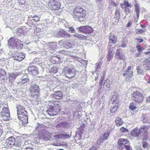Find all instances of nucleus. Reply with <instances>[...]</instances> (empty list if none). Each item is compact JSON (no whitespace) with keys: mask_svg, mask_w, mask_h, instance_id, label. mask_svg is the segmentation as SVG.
Instances as JSON below:
<instances>
[{"mask_svg":"<svg viewBox=\"0 0 150 150\" xmlns=\"http://www.w3.org/2000/svg\"><path fill=\"white\" fill-rule=\"evenodd\" d=\"M127 93L128 96H129V94H131V97L133 100L137 103H142L144 99V96L139 90L134 88L130 89Z\"/></svg>","mask_w":150,"mask_h":150,"instance_id":"obj_1","label":"nucleus"},{"mask_svg":"<svg viewBox=\"0 0 150 150\" xmlns=\"http://www.w3.org/2000/svg\"><path fill=\"white\" fill-rule=\"evenodd\" d=\"M72 15L74 18L78 20L83 19L86 16V11L80 6H77L74 9Z\"/></svg>","mask_w":150,"mask_h":150,"instance_id":"obj_2","label":"nucleus"},{"mask_svg":"<svg viewBox=\"0 0 150 150\" xmlns=\"http://www.w3.org/2000/svg\"><path fill=\"white\" fill-rule=\"evenodd\" d=\"M50 98L51 100L49 101L50 103H56V102H59L58 100L63 98V95L61 91H57L51 94L50 96Z\"/></svg>","mask_w":150,"mask_h":150,"instance_id":"obj_3","label":"nucleus"},{"mask_svg":"<svg viewBox=\"0 0 150 150\" xmlns=\"http://www.w3.org/2000/svg\"><path fill=\"white\" fill-rule=\"evenodd\" d=\"M31 96L37 98L40 95L39 89L38 86L35 84H31L29 88Z\"/></svg>","mask_w":150,"mask_h":150,"instance_id":"obj_4","label":"nucleus"},{"mask_svg":"<svg viewBox=\"0 0 150 150\" xmlns=\"http://www.w3.org/2000/svg\"><path fill=\"white\" fill-rule=\"evenodd\" d=\"M62 73L67 78L69 79L72 78L75 75V72L74 69L67 67L63 69Z\"/></svg>","mask_w":150,"mask_h":150,"instance_id":"obj_5","label":"nucleus"},{"mask_svg":"<svg viewBox=\"0 0 150 150\" xmlns=\"http://www.w3.org/2000/svg\"><path fill=\"white\" fill-rule=\"evenodd\" d=\"M61 4L56 0H50L48 3V6L51 10H58L60 9Z\"/></svg>","mask_w":150,"mask_h":150,"instance_id":"obj_6","label":"nucleus"},{"mask_svg":"<svg viewBox=\"0 0 150 150\" xmlns=\"http://www.w3.org/2000/svg\"><path fill=\"white\" fill-rule=\"evenodd\" d=\"M0 116L4 120H7L10 117V113L8 108L4 107L0 112Z\"/></svg>","mask_w":150,"mask_h":150,"instance_id":"obj_7","label":"nucleus"},{"mask_svg":"<svg viewBox=\"0 0 150 150\" xmlns=\"http://www.w3.org/2000/svg\"><path fill=\"white\" fill-rule=\"evenodd\" d=\"M133 67L131 66H129L128 67L127 69L124 72L123 74L122 75L124 77L127 76L125 78V80L127 81H129L133 75V71L132 70Z\"/></svg>","mask_w":150,"mask_h":150,"instance_id":"obj_8","label":"nucleus"},{"mask_svg":"<svg viewBox=\"0 0 150 150\" xmlns=\"http://www.w3.org/2000/svg\"><path fill=\"white\" fill-rule=\"evenodd\" d=\"M149 128V126H142L139 128L140 133H142L143 136H145L142 138V140H146L148 138V131Z\"/></svg>","mask_w":150,"mask_h":150,"instance_id":"obj_9","label":"nucleus"},{"mask_svg":"<svg viewBox=\"0 0 150 150\" xmlns=\"http://www.w3.org/2000/svg\"><path fill=\"white\" fill-rule=\"evenodd\" d=\"M16 140L13 136L10 137L6 139L4 143V146L6 148L12 147L15 145Z\"/></svg>","mask_w":150,"mask_h":150,"instance_id":"obj_10","label":"nucleus"},{"mask_svg":"<svg viewBox=\"0 0 150 150\" xmlns=\"http://www.w3.org/2000/svg\"><path fill=\"white\" fill-rule=\"evenodd\" d=\"M79 29L80 32L86 34H91L93 31V28L89 25L81 26Z\"/></svg>","mask_w":150,"mask_h":150,"instance_id":"obj_11","label":"nucleus"},{"mask_svg":"<svg viewBox=\"0 0 150 150\" xmlns=\"http://www.w3.org/2000/svg\"><path fill=\"white\" fill-rule=\"evenodd\" d=\"M123 2V3L120 4V6L125 11V12L127 14L129 13H130V10L128 7H131L132 6V5L125 0Z\"/></svg>","mask_w":150,"mask_h":150,"instance_id":"obj_12","label":"nucleus"},{"mask_svg":"<svg viewBox=\"0 0 150 150\" xmlns=\"http://www.w3.org/2000/svg\"><path fill=\"white\" fill-rule=\"evenodd\" d=\"M27 69L28 73L30 74L35 76L38 74V69L37 67L35 66L29 67Z\"/></svg>","mask_w":150,"mask_h":150,"instance_id":"obj_13","label":"nucleus"},{"mask_svg":"<svg viewBox=\"0 0 150 150\" xmlns=\"http://www.w3.org/2000/svg\"><path fill=\"white\" fill-rule=\"evenodd\" d=\"M17 114L18 116L19 115H26L27 114V112L25 110V108L23 107L20 105H17Z\"/></svg>","mask_w":150,"mask_h":150,"instance_id":"obj_14","label":"nucleus"},{"mask_svg":"<svg viewBox=\"0 0 150 150\" xmlns=\"http://www.w3.org/2000/svg\"><path fill=\"white\" fill-rule=\"evenodd\" d=\"M52 137V134L47 131H46L41 135V137L42 139L46 141L50 140Z\"/></svg>","mask_w":150,"mask_h":150,"instance_id":"obj_15","label":"nucleus"},{"mask_svg":"<svg viewBox=\"0 0 150 150\" xmlns=\"http://www.w3.org/2000/svg\"><path fill=\"white\" fill-rule=\"evenodd\" d=\"M129 143V141L127 139L120 138L118 142V144L120 146V148L123 149L125 146Z\"/></svg>","mask_w":150,"mask_h":150,"instance_id":"obj_16","label":"nucleus"},{"mask_svg":"<svg viewBox=\"0 0 150 150\" xmlns=\"http://www.w3.org/2000/svg\"><path fill=\"white\" fill-rule=\"evenodd\" d=\"M117 38L115 35H112L111 34H109V43L112 44H115L117 42Z\"/></svg>","mask_w":150,"mask_h":150,"instance_id":"obj_17","label":"nucleus"},{"mask_svg":"<svg viewBox=\"0 0 150 150\" xmlns=\"http://www.w3.org/2000/svg\"><path fill=\"white\" fill-rule=\"evenodd\" d=\"M25 57V55L22 52L18 53L15 56L13 57L14 60L21 61H22Z\"/></svg>","mask_w":150,"mask_h":150,"instance_id":"obj_18","label":"nucleus"},{"mask_svg":"<svg viewBox=\"0 0 150 150\" xmlns=\"http://www.w3.org/2000/svg\"><path fill=\"white\" fill-rule=\"evenodd\" d=\"M62 43V46L66 49H68L71 47V43L67 40H62L60 41Z\"/></svg>","mask_w":150,"mask_h":150,"instance_id":"obj_19","label":"nucleus"},{"mask_svg":"<svg viewBox=\"0 0 150 150\" xmlns=\"http://www.w3.org/2000/svg\"><path fill=\"white\" fill-rule=\"evenodd\" d=\"M47 113L50 116H54L57 114L56 111L54 109V107L52 105H50L48 109L47 110Z\"/></svg>","mask_w":150,"mask_h":150,"instance_id":"obj_20","label":"nucleus"},{"mask_svg":"<svg viewBox=\"0 0 150 150\" xmlns=\"http://www.w3.org/2000/svg\"><path fill=\"white\" fill-rule=\"evenodd\" d=\"M16 40L14 37H11L8 41V45L9 46L17 47Z\"/></svg>","mask_w":150,"mask_h":150,"instance_id":"obj_21","label":"nucleus"},{"mask_svg":"<svg viewBox=\"0 0 150 150\" xmlns=\"http://www.w3.org/2000/svg\"><path fill=\"white\" fill-rule=\"evenodd\" d=\"M120 49H117L115 55V57L116 58H117L119 60H125V58L124 57V55L122 54H121L120 51Z\"/></svg>","mask_w":150,"mask_h":150,"instance_id":"obj_22","label":"nucleus"},{"mask_svg":"<svg viewBox=\"0 0 150 150\" xmlns=\"http://www.w3.org/2000/svg\"><path fill=\"white\" fill-rule=\"evenodd\" d=\"M140 134L139 129L137 128H134L131 132V135L134 137H138Z\"/></svg>","mask_w":150,"mask_h":150,"instance_id":"obj_23","label":"nucleus"},{"mask_svg":"<svg viewBox=\"0 0 150 150\" xmlns=\"http://www.w3.org/2000/svg\"><path fill=\"white\" fill-rule=\"evenodd\" d=\"M18 118L22 122L23 124H26L28 123V118L27 115H23H23L22 116L19 115Z\"/></svg>","mask_w":150,"mask_h":150,"instance_id":"obj_24","label":"nucleus"},{"mask_svg":"<svg viewBox=\"0 0 150 150\" xmlns=\"http://www.w3.org/2000/svg\"><path fill=\"white\" fill-rule=\"evenodd\" d=\"M56 103H52L51 104H52L54 105V109L55 111L57 113L59 111L61 110V105L59 102H56Z\"/></svg>","mask_w":150,"mask_h":150,"instance_id":"obj_25","label":"nucleus"},{"mask_svg":"<svg viewBox=\"0 0 150 150\" xmlns=\"http://www.w3.org/2000/svg\"><path fill=\"white\" fill-rule=\"evenodd\" d=\"M6 74V72L5 71L2 69L0 68V81L5 79V76Z\"/></svg>","mask_w":150,"mask_h":150,"instance_id":"obj_26","label":"nucleus"},{"mask_svg":"<svg viewBox=\"0 0 150 150\" xmlns=\"http://www.w3.org/2000/svg\"><path fill=\"white\" fill-rule=\"evenodd\" d=\"M114 55L112 51L109 49L108 51V54L107 55V60L108 61H110Z\"/></svg>","mask_w":150,"mask_h":150,"instance_id":"obj_27","label":"nucleus"},{"mask_svg":"<svg viewBox=\"0 0 150 150\" xmlns=\"http://www.w3.org/2000/svg\"><path fill=\"white\" fill-rule=\"evenodd\" d=\"M115 122V125L117 127L121 126L123 124V121L122 119L119 117H117L116 118Z\"/></svg>","mask_w":150,"mask_h":150,"instance_id":"obj_28","label":"nucleus"},{"mask_svg":"<svg viewBox=\"0 0 150 150\" xmlns=\"http://www.w3.org/2000/svg\"><path fill=\"white\" fill-rule=\"evenodd\" d=\"M135 11L136 13L137 17V19L139 18V14L140 13V8L139 5L137 4H134Z\"/></svg>","mask_w":150,"mask_h":150,"instance_id":"obj_29","label":"nucleus"},{"mask_svg":"<svg viewBox=\"0 0 150 150\" xmlns=\"http://www.w3.org/2000/svg\"><path fill=\"white\" fill-rule=\"evenodd\" d=\"M55 137L58 138H64V139H69L70 138L71 136L67 134H59L56 135Z\"/></svg>","mask_w":150,"mask_h":150,"instance_id":"obj_30","label":"nucleus"},{"mask_svg":"<svg viewBox=\"0 0 150 150\" xmlns=\"http://www.w3.org/2000/svg\"><path fill=\"white\" fill-rule=\"evenodd\" d=\"M29 81V79L28 77L21 78L20 80L17 83L18 85H21L28 82Z\"/></svg>","mask_w":150,"mask_h":150,"instance_id":"obj_31","label":"nucleus"},{"mask_svg":"<svg viewBox=\"0 0 150 150\" xmlns=\"http://www.w3.org/2000/svg\"><path fill=\"white\" fill-rule=\"evenodd\" d=\"M137 108L136 104L134 102H133L130 103L129 105V108L132 110H134Z\"/></svg>","mask_w":150,"mask_h":150,"instance_id":"obj_32","label":"nucleus"},{"mask_svg":"<svg viewBox=\"0 0 150 150\" xmlns=\"http://www.w3.org/2000/svg\"><path fill=\"white\" fill-rule=\"evenodd\" d=\"M22 144V142L21 138L19 137V138L17 139L16 140L15 143V146L18 147H20L21 146Z\"/></svg>","mask_w":150,"mask_h":150,"instance_id":"obj_33","label":"nucleus"},{"mask_svg":"<svg viewBox=\"0 0 150 150\" xmlns=\"http://www.w3.org/2000/svg\"><path fill=\"white\" fill-rule=\"evenodd\" d=\"M118 109V105H115L114 106L111 108L110 111L112 113H115L117 111Z\"/></svg>","mask_w":150,"mask_h":150,"instance_id":"obj_34","label":"nucleus"},{"mask_svg":"<svg viewBox=\"0 0 150 150\" xmlns=\"http://www.w3.org/2000/svg\"><path fill=\"white\" fill-rule=\"evenodd\" d=\"M115 98V99L113 100L112 103H115L116 105H118L119 103V97L118 96L113 95L112 97V98Z\"/></svg>","mask_w":150,"mask_h":150,"instance_id":"obj_35","label":"nucleus"},{"mask_svg":"<svg viewBox=\"0 0 150 150\" xmlns=\"http://www.w3.org/2000/svg\"><path fill=\"white\" fill-rule=\"evenodd\" d=\"M16 42H17V47H16L17 48L20 47L21 49H22L23 47V44L21 43L22 41L18 40H17Z\"/></svg>","mask_w":150,"mask_h":150,"instance_id":"obj_36","label":"nucleus"},{"mask_svg":"<svg viewBox=\"0 0 150 150\" xmlns=\"http://www.w3.org/2000/svg\"><path fill=\"white\" fill-rule=\"evenodd\" d=\"M58 58L57 57H52L51 58V61L52 63L54 64H56L58 62L57 60Z\"/></svg>","mask_w":150,"mask_h":150,"instance_id":"obj_37","label":"nucleus"},{"mask_svg":"<svg viewBox=\"0 0 150 150\" xmlns=\"http://www.w3.org/2000/svg\"><path fill=\"white\" fill-rule=\"evenodd\" d=\"M18 74L17 73H12L9 75V77L13 79H15L17 76L18 75Z\"/></svg>","mask_w":150,"mask_h":150,"instance_id":"obj_38","label":"nucleus"},{"mask_svg":"<svg viewBox=\"0 0 150 150\" xmlns=\"http://www.w3.org/2000/svg\"><path fill=\"white\" fill-rule=\"evenodd\" d=\"M145 32V30L142 29H137L136 30L135 34H140Z\"/></svg>","mask_w":150,"mask_h":150,"instance_id":"obj_39","label":"nucleus"},{"mask_svg":"<svg viewBox=\"0 0 150 150\" xmlns=\"http://www.w3.org/2000/svg\"><path fill=\"white\" fill-rule=\"evenodd\" d=\"M109 135V134L107 132L104 133L103 135V139H102V140L104 141V140H107Z\"/></svg>","mask_w":150,"mask_h":150,"instance_id":"obj_40","label":"nucleus"},{"mask_svg":"<svg viewBox=\"0 0 150 150\" xmlns=\"http://www.w3.org/2000/svg\"><path fill=\"white\" fill-rule=\"evenodd\" d=\"M120 130L121 133L123 132H129V130L125 128L124 127H121L120 129Z\"/></svg>","mask_w":150,"mask_h":150,"instance_id":"obj_41","label":"nucleus"},{"mask_svg":"<svg viewBox=\"0 0 150 150\" xmlns=\"http://www.w3.org/2000/svg\"><path fill=\"white\" fill-rule=\"evenodd\" d=\"M143 62L144 64L149 65H150V57L148 59H145L143 61Z\"/></svg>","mask_w":150,"mask_h":150,"instance_id":"obj_42","label":"nucleus"},{"mask_svg":"<svg viewBox=\"0 0 150 150\" xmlns=\"http://www.w3.org/2000/svg\"><path fill=\"white\" fill-rule=\"evenodd\" d=\"M57 69L56 67H54L51 69L50 72L51 73H55L57 72Z\"/></svg>","mask_w":150,"mask_h":150,"instance_id":"obj_43","label":"nucleus"},{"mask_svg":"<svg viewBox=\"0 0 150 150\" xmlns=\"http://www.w3.org/2000/svg\"><path fill=\"white\" fill-rule=\"evenodd\" d=\"M136 48L139 52H140L144 50V48L141 47L140 45L139 44L137 45L136 46Z\"/></svg>","mask_w":150,"mask_h":150,"instance_id":"obj_44","label":"nucleus"},{"mask_svg":"<svg viewBox=\"0 0 150 150\" xmlns=\"http://www.w3.org/2000/svg\"><path fill=\"white\" fill-rule=\"evenodd\" d=\"M120 12L117 10H116L115 11V15L117 19V22H118L119 21L120 19Z\"/></svg>","mask_w":150,"mask_h":150,"instance_id":"obj_45","label":"nucleus"},{"mask_svg":"<svg viewBox=\"0 0 150 150\" xmlns=\"http://www.w3.org/2000/svg\"><path fill=\"white\" fill-rule=\"evenodd\" d=\"M137 72L138 74H140L143 73V70L141 69V67L139 66H138L137 67Z\"/></svg>","mask_w":150,"mask_h":150,"instance_id":"obj_46","label":"nucleus"},{"mask_svg":"<svg viewBox=\"0 0 150 150\" xmlns=\"http://www.w3.org/2000/svg\"><path fill=\"white\" fill-rule=\"evenodd\" d=\"M33 20L35 22H37L39 21L40 18L37 16H35L32 17Z\"/></svg>","mask_w":150,"mask_h":150,"instance_id":"obj_47","label":"nucleus"},{"mask_svg":"<svg viewBox=\"0 0 150 150\" xmlns=\"http://www.w3.org/2000/svg\"><path fill=\"white\" fill-rule=\"evenodd\" d=\"M142 144L143 147L144 149H146L148 145V144L146 142H143Z\"/></svg>","mask_w":150,"mask_h":150,"instance_id":"obj_48","label":"nucleus"},{"mask_svg":"<svg viewBox=\"0 0 150 150\" xmlns=\"http://www.w3.org/2000/svg\"><path fill=\"white\" fill-rule=\"evenodd\" d=\"M135 40H136L139 43H142L144 41V40L143 39H140L139 38H136Z\"/></svg>","mask_w":150,"mask_h":150,"instance_id":"obj_49","label":"nucleus"},{"mask_svg":"<svg viewBox=\"0 0 150 150\" xmlns=\"http://www.w3.org/2000/svg\"><path fill=\"white\" fill-rule=\"evenodd\" d=\"M75 31V29L72 27H69V30L68 31L70 33H74Z\"/></svg>","mask_w":150,"mask_h":150,"instance_id":"obj_50","label":"nucleus"},{"mask_svg":"<svg viewBox=\"0 0 150 150\" xmlns=\"http://www.w3.org/2000/svg\"><path fill=\"white\" fill-rule=\"evenodd\" d=\"M18 2L21 5H23L25 2V0H18Z\"/></svg>","mask_w":150,"mask_h":150,"instance_id":"obj_51","label":"nucleus"},{"mask_svg":"<svg viewBox=\"0 0 150 150\" xmlns=\"http://www.w3.org/2000/svg\"><path fill=\"white\" fill-rule=\"evenodd\" d=\"M63 37L65 38H69L70 37V35L67 33H65L63 34Z\"/></svg>","mask_w":150,"mask_h":150,"instance_id":"obj_52","label":"nucleus"},{"mask_svg":"<svg viewBox=\"0 0 150 150\" xmlns=\"http://www.w3.org/2000/svg\"><path fill=\"white\" fill-rule=\"evenodd\" d=\"M102 139H100L96 141V144L98 145H100L103 142Z\"/></svg>","mask_w":150,"mask_h":150,"instance_id":"obj_53","label":"nucleus"},{"mask_svg":"<svg viewBox=\"0 0 150 150\" xmlns=\"http://www.w3.org/2000/svg\"><path fill=\"white\" fill-rule=\"evenodd\" d=\"M121 46L123 47H126V42L125 41H123L122 42Z\"/></svg>","mask_w":150,"mask_h":150,"instance_id":"obj_54","label":"nucleus"},{"mask_svg":"<svg viewBox=\"0 0 150 150\" xmlns=\"http://www.w3.org/2000/svg\"><path fill=\"white\" fill-rule=\"evenodd\" d=\"M83 36L80 34H79L77 36V37L79 39L82 40L83 39Z\"/></svg>","mask_w":150,"mask_h":150,"instance_id":"obj_55","label":"nucleus"},{"mask_svg":"<svg viewBox=\"0 0 150 150\" xmlns=\"http://www.w3.org/2000/svg\"><path fill=\"white\" fill-rule=\"evenodd\" d=\"M89 150H97V148L95 146H92Z\"/></svg>","mask_w":150,"mask_h":150,"instance_id":"obj_56","label":"nucleus"},{"mask_svg":"<svg viewBox=\"0 0 150 150\" xmlns=\"http://www.w3.org/2000/svg\"><path fill=\"white\" fill-rule=\"evenodd\" d=\"M132 24V23L131 21H129L128 23L126 24V27H129Z\"/></svg>","mask_w":150,"mask_h":150,"instance_id":"obj_57","label":"nucleus"},{"mask_svg":"<svg viewBox=\"0 0 150 150\" xmlns=\"http://www.w3.org/2000/svg\"><path fill=\"white\" fill-rule=\"evenodd\" d=\"M124 147H125L127 150H130L131 147L129 145H126Z\"/></svg>","mask_w":150,"mask_h":150,"instance_id":"obj_58","label":"nucleus"},{"mask_svg":"<svg viewBox=\"0 0 150 150\" xmlns=\"http://www.w3.org/2000/svg\"><path fill=\"white\" fill-rule=\"evenodd\" d=\"M112 5L113 6L115 7L117 6V4L116 3L115 1H113L111 3Z\"/></svg>","mask_w":150,"mask_h":150,"instance_id":"obj_59","label":"nucleus"},{"mask_svg":"<svg viewBox=\"0 0 150 150\" xmlns=\"http://www.w3.org/2000/svg\"><path fill=\"white\" fill-rule=\"evenodd\" d=\"M145 69L146 71H147L149 70H150V66H146L145 67Z\"/></svg>","mask_w":150,"mask_h":150,"instance_id":"obj_60","label":"nucleus"},{"mask_svg":"<svg viewBox=\"0 0 150 150\" xmlns=\"http://www.w3.org/2000/svg\"><path fill=\"white\" fill-rule=\"evenodd\" d=\"M148 51V52H144V54L146 55H148L150 53V49H149L147 50Z\"/></svg>","mask_w":150,"mask_h":150,"instance_id":"obj_61","label":"nucleus"},{"mask_svg":"<svg viewBox=\"0 0 150 150\" xmlns=\"http://www.w3.org/2000/svg\"><path fill=\"white\" fill-rule=\"evenodd\" d=\"M146 101L147 103L150 102V96L146 98Z\"/></svg>","mask_w":150,"mask_h":150,"instance_id":"obj_62","label":"nucleus"},{"mask_svg":"<svg viewBox=\"0 0 150 150\" xmlns=\"http://www.w3.org/2000/svg\"><path fill=\"white\" fill-rule=\"evenodd\" d=\"M25 150H33V149L31 148H29L28 147H26L25 149Z\"/></svg>","mask_w":150,"mask_h":150,"instance_id":"obj_63","label":"nucleus"},{"mask_svg":"<svg viewBox=\"0 0 150 150\" xmlns=\"http://www.w3.org/2000/svg\"><path fill=\"white\" fill-rule=\"evenodd\" d=\"M140 26L141 28H145L146 27V25H143V24H141L140 25Z\"/></svg>","mask_w":150,"mask_h":150,"instance_id":"obj_64","label":"nucleus"}]
</instances>
